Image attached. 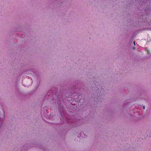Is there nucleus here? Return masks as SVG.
I'll use <instances>...</instances> for the list:
<instances>
[{"instance_id":"9","label":"nucleus","mask_w":151,"mask_h":151,"mask_svg":"<svg viewBox=\"0 0 151 151\" xmlns=\"http://www.w3.org/2000/svg\"><path fill=\"white\" fill-rule=\"evenodd\" d=\"M39 147L40 148H42V146H40Z\"/></svg>"},{"instance_id":"7","label":"nucleus","mask_w":151,"mask_h":151,"mask_svg":"<svg viewBox=\"0 0 151 151\" xmlns=\"http://www.w3.org/2000/svg\"><path fill=\"white\" fill-rule=\"evenodd\" d=\"M29 95H31H31H32V94H33V92H30L29 93Z\"/></svg>"},{"instance_id":"11","label":"nucleus","mask_w":151,"mask_h":151,"mask_svg":"<svg viewBox=\"0 0 151 151\" xmlns=\"http://www.w3.org/2000/svg\"><path fill=\"white\" fill-rule=\"evenodd\" d=\"M71 119H69V122H71Z\"/></svg>"},{"instance_id":"1","label":"nucleus","mask_w":151,"mask_h":151,"mask_svg":"<svg viewBox=\"0 0 151 151\" xmlns=\"http://www.w3.org/2000/svg\"><path fill=\"white\" fill-rule=\"evenodd\" d=\"M64 109V107L63 105H60L59 111V113H60V114L61 116H63L62 113L63 112Z\"/></svg>"},{"instance_id":"13","label":"nucleus","mask_w":151,"mask_h":151,"mask_svg":"<svg viewBox=\"0 0 151 151\" xmlns=\"http://www.w3.org/2000/svg\"><path fill=\"white\" fill-rule=\"evenodd\" d=\"M75 122V121H72V122Z\"/></svg>"},{"instance_id":"5","label":"nucleus","mask_w":151,"mask_h":151,"mask_svg":"<svg viewBox=\"0 0 151 151\" xmlns=\"http://www.w3.org/2000/svg\"><path fill=\"white\" fill-rule=\"evenodd\" d=\"M80 136L82 137H85V135L84 134V133L83 132H81L80 134Z\"/></svg>"},{"instance_id":"10","label":"nucleus","mask_w":151,"mask_h":151,"mask_svg":"<svg viewBox=\"0 0 151 151\" xmlns=\"http://www.w3.org/2000/svg\"><path fill=\"white\" fill-rule=\"evenodd\" d=\"M143 109H145V106H143Z\"/></svg>"},{"instance_id":"6","label":"nucleus","mask_w":151,"mask_h":151,"mask_svg":"<svg viewBox=\"0 0 151 151\" xmlns=\"http://www.w3.org/2000/svg\"><path fill=\"white\" fill-rule=\"evenodd\" d=\"M51 93H53V91L52 90H51L48 91V92L47 93V95H49V94H50Z\"/></svg>"},{"instance_id":"2","label":"nucleus","mask_w":151,"mask_h":151,"mask_svg":"<svg viewBox=\"0 0 151 151\" xmlns=\"http://www.w3.org/2000/svg\"><path fill=\"white\" fill-rule=\"evenodd\" d=\"M63 96L62 93L60 92V93L57 96V100L58 101H59L60 102L62 100H63Z\"/></svg>"},{"instance_id":"12","label":"nucleus","mask_w":151,"mask_h":151,"mask_svg":"<svg viewBox=\"0 0 151 151\" xmlns=\"http://www.w3.org/2000/svg\"><path fill=\"white\" fill-rule=\"evenodd\" d=\"M134 45H135V41H134Z\"/></svg>"},{"instance_id":"3","label":"nucleus","mask_w":151,"mask_h":151,"mask_svg":"<svg viewBox=\"0 0 151 151\" xmlns=\"http://www.w3.org/2000/svg\"><path fill=\"white\" fill-rule=\"evenodd\" d=\"M27 81L28 82H29L28 84L27 85V86H30L32 83V79H29V78H28L27 80Z\"/></svg>"},{"instance_id":"4","label":"nucleus","mask_w":151,"mask_h":151,"mask_svg":"<svg viewBox=\"0 0 151 151\" xmlns=\"http://www.w3.org/2000/svg\"><path fill=\"white\" fill-rule=\"evenodd\" d=\"M28 147V145L27 144H26L23 146L22 147V149H24V150L27 149Z\"/></svg>"},{"instance_id":"8","label":"nucleus","mask_w":151,"mask_h":151,"mask_svg":"<svg viewBox=\"0 0 151 151\" xmlns=\"http://www.w3.org/2000/svg\"><path fill=\"white\" fill-rule=\"evenodd\" d=\"M132 49L133 50H134L135 49V47H132Z\"/></svg>"}]
</instances>
